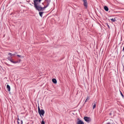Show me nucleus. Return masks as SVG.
Returning <instances> with one entry per match:
<instances>
[{"label":"nucleus","mask_w":124,"mask_h":124,"mask_svg":"<svg viewBox=\"0 0 124 124\" xmlns=\"http://www.w3.org/2000/svg\"><path fill=\"white\" fill-rule=\"evenodd\" d=\"M44 13V12H40L39 13V14L41 17H43V14Z\"/></svg>","instance_id":"obj_8"},{"label":"nucleus","mask_w":124,"mask_h":124,"mask_svg":"<svg viewBox=\"0 0 124 124\" xmlns=\"http://www.w3.org/2000/svg\"><path fill=\"white\" fill-rule=\"evenodd\" d=\"M21 124H23V121H21Z\"/></svg>","instance_id":"obj_19"},{"label":"nucleus","mask_w":124,"mask_h":124,"mask_svg":"<svg viewBox=\"0 0 124 124\" xmlns=\"http://www.w3.org/2000/svg\"><path fill=\"white\" fill-rule=\"evenodd\" d=\"M38 112L40 116L42 118V116H44V114H45V111L43 109H40L39 107H38Z\"/></svg>","instance_id":"obj_2"},{"label":"nucleus","mask_w":124,"mask_h":124,"mask_svg":"<svg viewBox=\"0 0 124 124\" xmlns=\"http://www.w3.org/2000/svg\"><path fill=\"white\" fill-rule=\"evenodd\" d=\"M84 120L87 123H90L92 120L91 119V118L88 117H84Z\"/></svg>","instance_id":"obj_4"},{"label":"nucleus","mask_w":124,"mask_h":124,"mask_svg":"<svg viewBox=\"0 0 124 124\" xmlns=\"http://www.w3.org/2000/svg\"><path fill=\"white\" fill-rule=\"evenodd\" d=\"M7 89L8 92H10V86H9L8 84L7 85Z\"/></svg>","instance_id":"obj_11"},{"label":"nucleus","mask_w":124,"mask_h":124,"mask_svg":"<svg viewBox=\"0 0 124 124\" xmlns=\"http://www.w3.org/2000/svg\"><path fill=\"white\" fill-rule=\"evenodd\" d=\"M83 1V4L85 7H88V2H87V0H82Z\"/></svg>","instance_id":"obj_5"},{"label":"nucleus","mask_w":124,"mask_h":124,"mask_svg":"<svg viewBox=\"0 0 124 124\" xmlns=\"http://www.w3.org/2000/svg\"><path fill=\"white\" fill-rule=\"evenodd\" d=\"M88 100H90V97H88L87 98L86 100H85V102H87V101Z\"/></svg>","instance_id":"obj_14"},{"label":"nucleus","mask_w":124,"mask_h":124,"mask_svg":"<svg viewBox=\"0 0 124 124\" xmlns=\"http://www.w3.org/2000/svg\"><path fill=\"white\" fill-rule=\"evenodd\" d=\"M93 109H94V108H95L96 107V102H93Z\"/></svg>","instance_id":"obj_7"},{"label":"nucleus","mask_w":124,"mask_h":124,"mask_svg":"<svg viewBox=\"0 0 124 124\" xmlns=\"http://www.w3.org/2000/svg\"><path fill=\"white\" fill-rule=\"evenodd\" d=\"M78 121L77 122V124H84V122H83L82 120H80V119H78Z\"/></svg>","instance_id":"obj_6"},{"label":"nucleus","mask_w":124,"mask_h":124,"mask_svg":"<svg viewBox=\"0 0 124 124\" xmlns=\"http://www.w3.org/2000/svg\"><path fill=\"white\" fill-rule=\"evenodd\" d=\"M121 94L123 97H124V94H123V93H122V92L120 91Z\"/></svg>","instance_id":"obj_16"},{"label":"nucleus","mask_w":124,"mask_h":124,"mask_svg":"<svg viewBox=\"0 0 124 124\" xmlns=\"http://www.w3.org/2000/svg\"><path fill=\"white\" fill-rule=\"evenodd\" d=\"M51 0H33L34 7L38 11H44L49 6Z\"/></svg>","instance_id":"obj_1"},{"label":"nucleus","mask_w":124,"mask_h":124,"mask_svg":"<svg viewBox=\"0 0 124 124\" xmlns=\"http://www.w3.org/2000/svg\"><path fill=\"white\" fill-rule=\"evenodd\" d=\"M107 124H111L110 123H108Z\"/></svg>","instance_id":"obj_20"},{"label":"nucleus","mask_w":124,"mask_h":124,"mask_svg":"<svg viewBox=\"0 0 124 124\" xmlns=\"http://www.w3.org/2000/svg\"><path fill=\"white\" fill-rule=\"evenodd\" d=\"M108 28H110V27H109V25H108Z\"/></svg>","instance_id":"obj_21"},{"label":"nucleus","mask_w":124,"mask_h":124,"mask_svg":"<svg viewBox=\"0 0 124 124\" xmlns=\"http://www.w3.org/2000/svg\"><path fill=\"white\" fill-rule=\"evenodd\" d=\"M41 124H45V122L44 120L42 121Z\"/></svg>","instance_id":"obj_15"},{"label":"nucleus","mask_w":124,"mask_h":124,"mask_svg":"<svg viewBox=\"0 0 124 124\" xmlns=\"http://www.w3.org/2000/svg\"><path fill=\"white\" fill-rule=\"evenodd\" d=\"M52 82L54 84H57V79H56V78H53Z\"/></svg>","instance_id":"obj_10"},{"label":"nucleus","mask_w":124,"mask_h":124,"mask_svg":"<svg viewBox=\"0 0 124 124\" xmlns=\"http://www.w3.org/2000/svg\"><path fill=\"white\" fill-rule=\"evenodd\" d=\"M104 10H105V11H108L109 8H108V7H107V6H105Z\"/></svg>","instance_id":"obj_9"},{"label":"nucleus","mask_w":124,"mask_h":124,"mask_svg":"<svg viewBox=\"0 0 124 124\" xmlns=\"http://www.w3.org/2000/svg\"><path fill=\"white\" fill-rule=\"evenodd\" d=\"M109 115H111V113H110V114H109Z\"/></svg>","instance_id":"obj_22"},{"label":"nucleus","mask_w":124,"mask_h":124,"mask_svg":"<svg viewBox=\"0 0 124 124\" xmlns=\"http://www.w3.org/2000/svg\"><path fill=\"white\" fill-rule=\"evenodd\" d=\"M19 121H20V120H19V119H17V124H19Z\"/></svg>","instance_id":"obj_18"},{"label":"nucleus","mask_w":124,"mask_h":124,"mask_svg":"<svg viewBox=\"0 0 124 124\" xmlns=\"http://www.w3.org/2000/svg\"><path fill=\"white\" fill-rule=\"evenodd\" d=\"M7 60L11 62L12 63H18L19 62L18 61H14V60L12 59V57H8L7 58Z\"/></svg>","instance_id":"obj_3"},{"label":"nucleus","mask_w":124,"mask_h":124,"mask_svg":"<svg viewBox=\"0 0 124 124\" xmlns=\"http://www.w3.org/2000/svg\"><path fill=\"white\" fill-rule=\"evenodd\" d=\"M110 20H111V22H116V18H111Z\"/></svg>","instance_id":"obj_12"},{"label":"nucleus","mask_w":124,"mask_h":124,"mask_svg":"<svg viewBox=\"0 0 124 124\" xmlns=\"http://www.w3.org/2000/svg\"><path fill=\"white\" fill-rule=\"evenodd\" d=\"M16 56H17V57H19V58H20V57H21V55H16Z\"/></svg>","instance_id":"obj_17"},{"label":"nucleus","mask_w":124,"mask_h":124,"mask_svg":"<svg viewBox=\"0 0 124 124\" xmlns=\"http://www.w3.org/2000/svg\"><path fill=\"white\" fill-rule=\"evenodd\" d=\"M8 55H11L10 57H11V58H12V56H15V54H12L11 53H9L8 54Z\"/></svg>","instance_id":"obj_13"}]
</instances>
